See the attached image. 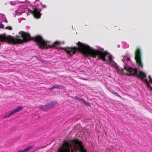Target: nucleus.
<instances>
[{"label":"nucleus","instance_id":"nucleus-22","mask_svg":"<svg viewBox=\"0 0 152 152\" xmlns=\"http://www.w3.org/2000/svg\"><path fill=\"white\" fill-rule=\"evenodd\" d=\"M43 8H46V6L45 5H44L42 4H41Z\"/></svg>","mask_w":152,"mask_h":152},{"label":"nucleus","instance_id":"nucleus-23","mask_svg":"<svg viewBox=\"0 0 152 152\" xmlns=\"http://www.w3.org/2000/svg\"><path fill=\"white\" fill-rule=\"evenodd\" d=\"M4 22L6 23H8V21L7 19H5L4 20Z\"/></svg>","mask_w":152,"mask_h":152},{"label":"nucleus","instance_id":"nucleus-4","mask_svg":"<svg viewBox=\"0 0 152 152\" xmlns=\"http://www.w3.org/2000/svg\"><path fill=\"white\" fill-rule=\"evenodd\" d=\"M134 58L138 66L141 68L142 67V64L141 62V51L140 49L137 48L135 51Z\"/></svg>","mask_w":152,"mask_h":152},{"label":"nucleus","instance_id":"nucleus-6","mask_svg":"<svg viewBox=\"0 0 152 152\" xmlns=\"http://www.w3.org/2000/svg\"><path fill=\"white\" fill-rule=\"evenodd\" d=\"M40 12V10H39L37 8H35L31 11V13L34 17L38 18L40 17L41 15Z\"/></svg>","mask_w":152,"mask_h":152},{"label":"nucleus","instance_id":"nucleus-7","mask_svg":"<svg viewBox=\"0 0 152 152\" xmlns=\"http://www.w3.org/2000/svg\"><path fill=\"white\" fill-rule=\"evenodd\" d=\"M58 152H66V140L64 141V143L60 148Z\"/></svg>","mask_w":152,"mask_h":152},{"label":"nucleus","instance_id":"nucleus-24","mask_svg":"<svg viewBox=\"0 0 152 152\" xmlns=\"http://www.w3.org/2000/svg\"><path fill=\"white\" fill-rule=\"evenodd\" d=\"M18 152H25L24 151V150H23V151H19Z\"/></svg>","mask_w":152,"mask_h":152},{"label":"nucleus","instance_id":"nucleus-28","mask_svg":"<svg viewBox=\"0 0 152 152\" xmlns=\"http://www.w3.org/2000/svg\"><path fill=\"white\" fill-rule=\"evenodd\" d=\"M44 148V147H42V148Z\"/></svg>","mask_w":152,"mask_h":152},{"label":"nucleus","instance_id":"nucleus-3","mask_svg":"<svg viewBox=\"0 0 152 152\" xmlns=\"http://www.w3.org/2000/svg\"><path fill=\"white\" fill-rule=\"evenodd\" d=\"M69 144V148L70 152L72 151L73 152H75L78 151L79 152H86L84 149L82 145V143L76 140H67Z\"/></svg>","mask_w":152,"mask_h":152},{"label":"nucleus","instance_id":"nucleus-12","mask_svg":"<svg viewBox=\"0 0 152 152\" xmlns=\"http://www.w3.org/2000/svg\"><path fill=\"white\" fill-rule=\"evenodd\" d=\"M33 148V146H31L28 147L26 148H25L24 150L25 152L29 150H30L32 148Z\"/></svg>","mask_w":152,"mask_h":152},{"label":"nucleus","instance_id":"nucleus-21","mask_svg":"<svg viewBox=\"0 0 152 152\" xmlns=\"http://www.w3.org/2000/svg\"><path fill=\"white\" fill-rule=\"evenodd\" d=\"M4 25L2 24H0V28H4Z\"/></svg>","mask_w":152,"mask_h":152},{"label":"nucleus","instance_id":"nucleus-15","mask_svg":"<svg viewBox=\"0 0 152 152\" xmlns=\"http://www.w3.org/2000/svg\"><path fill=\"white\" fill-rule=\"evenodd\" d=\"M83 103H84L85 105H87L88 106H90V104L85 100H84V101L83 102Z\"/></svg>","mask_w":152,"mask_h":152},{"label":"nucleus","instance_id":"nucleus-14","mask_svg":"<svg viewBox=\"0 0 152 152\" xmlns=\"http://www.w3.org/2000/svg\"><path fill=\"white\" fill-rule=\"evenodd\" d=\"M112 66L115 68H118L117 65L116 63H115L114 61L112 64Z\"/></svg>","mask_w":152,"mask_h":152},{"label":"nucleus","instance_id":"nucleus-29","mask_svg":"<svg viewBox=\"0 0 152 152\" xmlns=\"http://www.w3.org/2000/svg\"><path fill=\"white\" fill-rule=\"evenodd\" d=\"M151 89L152 90V88H151Z\"/></svg>","mask_w":152,"mask_h":152},{"label":"nucleus","instance_id":"nucleus-16","mask_svg":"<svg viewBox=\"0 0 152 152\" xmlns=\"http://www.w3.org/2000/svg\"><path fill=\"white\" fill-rule=\"evenodd\" d=\"M6 29L9 30H12V28L11 26H8L6 27Z\"/></svg>","mask_w":152,"mask_h":152},{"label":"nucleus","instance_id":"nucleus-26","mask_svg":"<svg viewBox=\"0 0 152 152\" xmlns=\"http://www.w3.org/2000/svg\"><path fill=\"white\" fill-rule=\"evenodd\" d=\"M127 60H130V58H128H128H127Z\"/></svg>","mask_w":152,"mask_h":152},{"label":"nucleus","instance_id":"nucleus-11","mask_svg":"<svg viewBox=\"0 0 152 152\" xmlns=\"http://www.w3.org/2000/svg\"><path fill=\"white\" fill-rule=\"evenodd\" d=\"M111 92L113 94H114L115 96H117L118 97H119V98H122V97L120 95H119L118 93L117 92H115L113 90H112L111 91Z\"/></svg>","mask_w":152,"mask_h":152},{"label":"nucleus","instance_id":"nucleus-5","mask_svg":"<svg viewBox=\"0 0 152 152\" xmlns=\"http://www.w3.org/2000/svg\"><path fill=\"white\" fill-rule=\"evenodd\" d=\"M23 109V107L22 106H18L14 110L12 111L10 113L4 115V118H8L11 116L12 114H15L19 112L20 110H21Z\"/></svg>","mask_w":152,"mask_h":152},{"label":"nucleus","instance_id":"nucleus-18","mask_svg":"<svg viewBox=\"0 0 152 152\" xmlns=\"http://www.w3.org/2000/svg\"><path fill=\"white\" fill-rule=\"evenodd\" d=\"M69 144L68 143V141H67V152H73V151H72L71 152L70 151V150L69 149Z\"/></svg>","mask_w":152,"mask_h":152},{"label":"nucleus","instance_id":"nucleus-10","mask_svg":"<svg viewBox=\"0 0 152 152\" xmlns=\"http://www.w3.org/2000/svg\"><path fill=\"white\" fill-rule=\"evenodd\" d=\"M61 86H59L58 85L56 84L53 85L52 87H51L50 89H53L54 88H61L62 87Z\"/></svg>","mask_w":152,"mask_h":152},{"label":"nucleus","instance_id":"nucleus-27","mask_svg":"<svg viewBox=\"0 0 152 152\" xmlns=\"http://www.w3.org/2000/svg\"><path fill=\"white\" fill-rule=\"evenodd\" d=\"M61 49H64V48H61Z\"/></svg>","mask_w":152,"mask_h":152},{"label":"nucleus","instance_id":"nucleus-25","mask_svg":"<svg viewBox=\"0 0 152 152\" xmlns=\"http://www.w3.org/2000/svg\"><path fill=\"white\" fill-rule=\"evenodd\" d=\"M64 50L66 53V48H65Z\"/></svg>","mask_w":152,"mask_h":152},{"label":"nucleus","instance_id":"nucleus-2","mask_svg":"<svg viewBox=\"0 0 152 152\" xmlns=\"http://www.w3.org/2000/svg\"><path fill=\"white\" fill-rule=\"evenodd\" d=\"M122 72L128 75H135L137 77H140L142 81L146 83L148 86H150L145 73L141 71H140L139 73H138L137 69H134L127 66H125L122 69Z\"/></svg>","mask_w":152,"mask_h":152},{"label":"nucleus","instance_id":"nucleus-17","mask_svg":"<svg viewBox=\"0 0 152 152\" xmlns=\"http://www.w3.org/2000/svg\"><path fill=\"white\" fill-rule=\"evenodd\" d=\"M109 59L110 62H112V56L110 55L109 56Z\"/></svg>","mask_w":152,"mask_h":152},{"label":"nucleus","instance_id":"nucleus-13","mask_svg":"<svg viewBox=\"0 0 152 152\" xmlns=\"http://www.w3.org/2000/svg\"><path fill=\"white\" fill-rule=\"evenodd\" d=\"M75 99H77L79 102H81L83 103V102L84 101V100L83 99H80V98H79L77 97H75Z\"/></svg>","mask_w":152,"mask_h":152},{"label":"nucleus","instance_id":"nucleus-9","mask_svg":"<svg viewBox=\"0 0 152 152\" xmlns=\"http://www.w3.org/2000/svg\"><path fill=\"white\" fill-rule=\"evenodd\" d=\"M38 107L43 111H47V109L45 105H39V106Z\"/></svg>","mask_w":152,"mask_h":152},{"label":"nucleus","instance_id":"nucleus-20","mask_svg":"<svg viewBox=\"0 0 152 152\" xmlns=\"http://www.w3.org/2000/svg\"><path fill=\"white\" fill-rule=\"evenodd\" d=\"M11 4L12 5H15L16 4V3L15 2H11Z\"/></svg>","mask_w":152,"mask_h":152},{"label":"nucleus","instance_id":"nucleus-19","mask_svg":"<svg viewBox=\"0 0 152 152\" xmlns=\"http://www.w3.org/2000/svg\"><path fill=\"white\" fill-rule=\"evenodd\" d=\"M148 78L149 79V82L150 83H152V79L151 77L150 76H149Z\"/></svg>","mask_w":152,"mask_h":152},{"label":"nucleus","instance_id":"nucleus-8","mask_svg":"<svg viewBox=\"0 0 152 152\" xmlns=\"http://www.w3.org/2000/svg\"><path fill=\"white\" fill-rule=\"evenodd\" d=\"M57 104L56 102H52L50 104H49L46 105H45L47 109V111L49 110V109L51 108L53 106Z\"/></svg>","mask_w":152,"mask_h":152},{"label":"nucleus","instance_id":"nucleus-1","mask_svg":"<svg viewBox=\"0 0 152 152\" xmlns=\"http://www.w3.org/2000/svg\"><path fill=\"white\" fill-rule=\"evenodd\" d=\"M77 44L78 48L75 47L69 48L67 46V54L69 55V56H72L78 51H80L85 56H89L94 58L98 56V58L99 60H102L103 61H107L105 58L106 56L108 54L107 52L92 49L87 45L80 42Z\"/></svg>","mask_w":152,"mask_h":152}]
</instances>
